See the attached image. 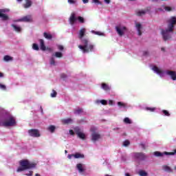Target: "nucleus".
I'll use <instances>...</instances> for the list:
<instances>
[{"instance_id": "1", "label": "nucleus", "mask_w": 176, "mask_h": 176, "mask_svg": "<svg viewBox=\"0 0 176 176\" xmlns=\"http://www.w3.org/2000/svg\"><path fill=\"white\" fill-rule=\"evenodd\" d=\"M86 34V28H82L79 31L78 38L81 41L82 45H78V48L82 50V53H91L94 52V45L90 43L89 38H84Z\"/></svg>"}, {"instance_id": "2", "label": "nucleus", "mask_w": 176, "mask_h": 176, "mask_svg": "<svg viewBox=\"0 0 176 176\" xmlns=\"http://www.w3.org/2000/svg\"><path fill=\"white\" fill-rule=\"evenodd\" d=\"M168 29H162L161 34L162 35V38L164 41H168V39H171V34L170 32H173L174 31V25L176 24V17L172 16L170 19L168 21Z\"/></svg>"}, {"instance_id": "3", "label": "nucleus", "mask_w": 176, "mask_h": 176, "mask_svg": "<svg viewBox=\"0 0 176 176\" xmlns=\"http://www.w3.org/2000/svg\"><path fill=\"white\" fill-rule=\"evenodd\" d=\"M20 166L17 168V173H21V171H25V170H30V168H35L36 164L34 162H30L28 160H22L19 162Z\"/></svg>"}, {"instance_id": "4", "label": "nucleus", "mask_w": 176, "mask_h": 176, "mask_svg": "<svg viewBox=\"0 0 176 176\" xmlns=\"http://www.w3.org/2000/svg\"><path fill=\"white\" fill-rule=\"evenodd\" d=\"M76 20L78 21V23H80V24H84L85 23V18L83 16H78L76 18V13L75 12H72L69 18V23L71 25H74L75 23H76Z\"/></svg>"}, {"instance_id": "5", "label": "nucleus", "mask_w": 176, "mask_h": 176, "mask_svg": "<svg viewBox=\"0 0 176 176\" xmlns=\"http://www.w3.org/2000/svg\"><path fill=\"white\" fill-rule=\"evenodd\" d=\"M13 126H16V118L10 115L7 120L3 122V127H12Z\"/></svg>"}, {"instance_id": "6", "label": "nucleus", "mask_w": 176, "mask_h": 176, "mask_svg": "<svg viewBox=\"0 0 176 176\" xmlns=\"http://www.w3.org/2000/svg\"><path fill=\"white\" fill-rule=\"evenodd\" d=\"M116 31L119 36H123L126 31H127V28L126 26L119 25L118 26H116Z\"/></svg>"}, {"instance_id": "7", "label": "nucleus", "mask_w": 176, "mask_h": 176, "mask_svg": "<svg viewBox=\"0 0 176 176\" xmlns=\"http://www.w3.org/2000/svg\"><path fill=\"white\" fill-rule=\"evenodd\" d=\"M28 134L30 137H34V138H38V137H41V133H39V130L38 129H30L28 130Z\"/></svg>"}, {"instance_id": "8", "label": "nucleus", "mask_w": 176, "mask_h": 176, "mask_svg": "<svg viewBox=\"0 0 176 176\" xmlns=\"http://www.w3.org/2000/svg\"><path fill=\"white\" fill-rule=\"evenodd\" d=\"M74 131H75L76 135H78V138H80L81 140H85L86 135H85V133H83L82 131H80V129L76 128L74 129Z\"/></svg>"}, {"instance_id": "9", "label": "nucleus", "mask_w": 176, "mask_h": 176, "mask_svg": "<svg viewBox=\"0 0 176 176\" xmlns=\"http://www.w3.org/2000/svg\"><path fill=\"white\" fill-rule=\"evenodd\" d=\"M134 156L138 160H145L146 159V155L144 153H135Z\"/></svg>"}, {"instance_id": "10", "label": "nucleus", "mask_w": 176, "mask_h": 176, "mask_svg": "<svg viewBox=\"0 0 176 176\" xmlns=\"http://www.w3.org/2000/svg\"><path fill=\"white\" fill-rule=\"evenodd\" d=\"M18 21H24L25 23H30L32 21V18L31 17V15H28L23 16L22 19H19Z\"/></svg>"}, {"instance_id": "11", "label": "nucleus", "mask_w": 176, "mask_h": 176, "mask_svg": "<svg viewBox=\"0 0 176 176\" xmlns=\"http://www.w3.org/2000/svg\"><path fill=\"white\" fill-rule=\"evenodd\" d=\"M101 138V135L97 133H93L91 134V140L94 142H96V141H98Z\"/></svg>"}, {"instance_id": "12", "label": "nucleus", "mask_w": 176, "mask_h": 176, "mask_svg": "<svg viewBox=\"0 0 176 176\" xmlns=\"http://www.w3.org/2000/svg\"><path fill=\"white\" fill-rule=\"evenodd\" d=\"M5 13V10H0V17H1L2 20L6 21L9 20V16L6 15Z\"/></svg>"}, {"instance_id": "13", "label": "nucleus", "mask_w": 176, "mask_h": 176, "mask_svg": "<svg viewBox=\"0 0 176 176\" xmlns=\"http://www.w3.org/2000/svg\"><path fill=\"white\" fill-rule=\"evenodd\" d=\"M167 75H169L170 76L171 79L173 80H176V72L174 71H168L166 72Z\"/></svg>"}, {"instance_id": "14", "label": "nucleus", "mask_w": 176, "mask_h": 176, "mask_svg": "<svg viewBox=\"0 0 176 176\" xmlns=\"http://www.w3.org/2000/svg\"><path fill=\"white\" fill-rule=\"evenodd\" d=\"M31 6H32V1L25 0V3L23 4V8H25V9H28V8H31Z\"/></svg>"}, {"instance_id": "15", "label": "nucleus", "mask_w": 176, "mask_h": 176, "mask_svg": "<svg viewBox=\"0 0 176 176\" xmlns=\"http://www.w3.org/2000/svg\"><path fill=\"white\" fill-rule=\"evenodd\" d=\"M102 89H103V90H104L105 91H109V90H111V87H109V85H108V84H107L105 82H102Z\"/></svg>"}, {"instance_id": "16", "label": "nucleus", "mask_w": 176, "mask_h": 176, "mask_svg": "<svg viewBox=\"0 0 176 176\" xmlns=\"http://www.w3.org/2000/svg\"><path fill=\"white\" fill-rule=\"evenodd\" d=\"M136 28L138 30V33L139 36H141L142 35V32H141L142 26L141 25V23H137Z\"/></svg>"}, {"instance_id": "17", "label": "nucleus", "mask_w": 176, "mask_h": 176, "mask_svg": "<svg viewBox=\"0 0 176 176\" xmlns=\"http://www.w3.org/2000/svg\"><path fill=\"white\" fill-rule=\"evenodd\" d=\"M61 122L63 123V124H69L72 123V118L62 119Z\"/></svg>"}, {"instance_id": "18", "label": "nucleus", "mask_w": 176, "mask_h": 176, "mask_svg": "<svg viewBox=\"0 0 176 176\" xmlns=\"http://www.w3.org/2000/svg\"><path fill=\"white\" fill-rule=\"evenodd\" d=\"M40 46L41 50H46V46L45 45V41L43 39H39Z\"/></svg>"}, {"instance_id": "19", "label": "nucleus", "mask_w": 176, "mask_h": 176, "mask_svg": "<svg viewBox=\"0 0 176 176\" xmlns=\"http://www.w3.org/2000/svg\"><path fill=\"white\" fill-rule=\"evenodd\" d=\"M162 168L164 171H166V173H173V169L167 165H163Z\"/></svg>"}, {"instance_id": "20", "label": "nucleus", "mask_w": 176, "mask_h": 176, "mask_svg": "<svg viewBox=\"0 0 176 176\" xmlns=\"http://www.w3.org/2000/svg\"><path fill=\"white\" fill-rule=\"evenodd\" d=\"M77 170H78L79 173H83L85 169L83 168V165L82 164H78L76 165Z\"/></svg>"}, {"instance_id": "21", "label": "nucleus", "mask_w": 176, "mask_h": 176, "mask_svg": "<svg viewBox=\"0 0 176 176\" xmlns=\"http://www.w3.org/2000/svg\"><path fill=\"white\" fill-rule=\"evenodd\" d=\"M11 27H12V28H14V30L16 31V32H21V28H20V26H17L14 24H12L11 25Z\"/></svg>"}, {"instance_id": "22", "label": "nucleus", "mask_w": 176, "mask_h": 176, "mask_svg": "<svg viewBox=\"0 0 176 176\" xmlns=\"http://www.w3.org/2000/svg\"><path fill=\"white\" fill-rule=\"evenodd\" d=\"M74 157H75V159H83V157H85V155L76 153L74 154Z\"/></svg>"}, {"instance_id": "23", "label": "nucleus", "mask_w": 176, "mask_h": 176, "mask_svg": "<svg viewBox=\"0 0 176 176\" xmlns=\"http://www.w3.org/2000/svg\"><path fill=\"white\" fill-rule=\"evenodd\" d=\"M43 36L45 38V39H52L53 38V36L51 34H49L47 32H44L43 33Z\"/></svg>"}, {"instance_id": "24", "label": "nucleus", "mask_w": 176, "mask_h": 176, "mask_svg": "<svg viewBox=\"0 0 176 176\" xmlns=\"http://www.w3.org/2000/svg\"><path fill=\"white\" fill-rule=\"evenodd\" d=\"M153 71H154V72H156V74H159L162 73V70H160V69H159V67H157V66H154L153 67Z\"/></svg>"}, {"instance_id": "25", "label": "nucleus", "mask_w": 176, "mask_h": 176, "mask_svg": "<svg viewBox=\"0 0 176 176\" xmlns=\"http://www.w3.org/2000/svg\"><path fill=\"white\" fill-rule=\"evenodd\" d=\"M3 60H4V61H12V60H13V57L10 56L9 55H6L3 57Z\"/></svg>"}, {"instance_id": "26", "label": "nucleus", "mask_w": 176, "mask_h": 176, "mask_svg": "<svg viewBox=\"0 0 176 176\" xmlns=\"http://www.w3.org/2000/svg\"><path fill=\"white\" fill-rule=\"evenodd\" d=\"M47 130L50 131V133H54L56 130V126L54 125H50L48 128Z\"/></svg>"}, {"instance_id": "27", "label": "nucleus", "mask_w": 176, "mask_h": 176, "mask_svg": "<svg viewBox=\"0 0 176 176\" xmlns=\"http://www.w3.org/2000/svg\"><path fill=\"white\" fill-rule=\"evenodd\" d=\"M146 13V10H139L136 12L137 16H144Z\"/></svg>"}, {"instance_id": "28", "label": "nucleus", "mask_w": 176, "mask_h": 176, "mask_svg": "<svg viewBox=\"0 0 176 176\" xmlns=\"http://www.w3.org/2000/svg\"><path fill=\"white\" fill-rule=\"evenodd\" d=\"M82 113H83V109L78 108L74 111L75 115H80Z\"/></svg>"}, {"instance_id": "29", "label": "nucleus", "mask_w": 176, "mask_h": 176, "mask_svg": "<svg viewBox=\"0 0 176 176\" xmlns=\"http://www.w3.org/2000/svg\"><path fill=\"white\" fill-rule=\"evenodd\" d=\"M154 155H155V156H157V157H162V156H163L164 155H166V154L164 153H164H160L159 151H155V152H154Z\"/></svg>"}, {"instance_id": "30", "label": "nucleus", "mask_w": 176, "mask_h": 176, "mask_svg": "<svg viewBox=\"0 0 176 176\" xmlns=\"http://www.w3.org/2000/svg\"><path fill=\"white\" fill-rule=\"evenodd\" d=\"M139 175H140V176H148V173H146L145 170H140L139 171Z\"/></svg>"}, {"instance_id": "31", "label": "nucleus", "mask_w": 176, "mask_h": 176, "mask_svg": "<svg viewBox=\"0 0 176 176\" xmlns=\"http://www.w3.org/2000/svg\"><path fill=\"white\" fill-rule=\"evenodd\" d=\"M54 56L57 58H61V57H63V53L57 52H55Z\"/></svg>"}, {"instance_id": "32", "label": "nucleus", "mask_w": 176, "mask_h": 176, "mask_svg": "<svg viewBox=\"0 0 176 176\" xmlns=\"http://www.w3.org/2000/svg\"><path fill=\"white\" fill-rule=\"evenodd\" d=\"M145 109L146 111H149L150 112H155V111H156L155 107H146Z\"/></svg>"}, {"instance_id": "33", "label": "nucleus", "mask_w": 176, "mask_h": 176, "mask_svg": "<svg viewBox=\"0 0 176 176\" xmlns=\"http://www.w3.org/2000/svg\"><path fill=\"white\" fill-rule=\"evenodd\" d=\"M164 154L166 155H176V149L174 150L173 152H167V151H165V152H164Z\"/></svg>"}, {"instance_id": "34", "label": "nucleus", "mask_w": 176, "mask_h": 176, "mask_svg": "<svg viewBox=\"0 0 176 176\" xmlns=\"http://www.w3.org/2000/svg\"><path fill=\"white\" fill-rule=\"evenodd\" d=\"M124 122L126 124H131V120H130V118H125L124 119Z\"/></svg>"}, {"instance_id": "35", "label": "nucleus", "mask_w": 176, "mask_h": 176, "mask_svg": "<svg viewBox=\"0 0 176 176\" xmlns=\"http://www.w3.org/2000/svg\"><path fill=\"white\" fill-rule=\"evenodd\" d=\"M51 97H52V98H54V97H57V91H56V90L54 89L52 90V93L51 94Z\"/></svg>"}, {"instance_id": "36", "label": "nucleus", "mask_w": 176, "mask_h": 176, "mask_svg": "<svg viewBox=\"0 0 176 176\" xmlns=\"http://www.w3.org/2000/svg\"><path fill=\"white\" fill-rule=\"evenodd\" d=\"M32 48L34 50H39V46H38V44L34 43L32 45Z\"/></svg>"}, {"instance_id": "37", "label": "nucleus", "mask_w": 176, "mask_h": 176, "mask_svg": "<svg viewBox=\"0 0 176 176\" xmlns=\"http://www.w3.org/2000/svg\"><path fill=\"white\" fill-rule=\"evenodd\" d=\"M50 65H56V60H54V58H51V59H50Z\"/></svg>"}, {"instance_id": "38", "label": "nucleus", "mask_w": 176, "mask_h": 176, "mask_svg": "<svg viewBox=\"0 0 176 176\" xmlns=\"http://www.w3.org/2000/svg\"><path fill=\"white\" fill-rule=\"evenodd\" d=\"M162 113L165 116H170V113L167 110H162Z\"/></svg>"}, {"instance_id": "39", "label": "nucleus", "mask_w": 176, "mask_h": 176, "mask_svg": "<svg viewBox=\"0 0 176 176\" xmlns=\"http://www.w3.org/2000/svg\"><path fill=\"white\" fill-rule=\"evenodd\" d=\"M129 145H130V141H129V140H125L123 142V146H129Z\"/></svg>"}, {"instance_id": "40", "label": "nucleus", "mask_w": 176, "mask_h": 176, "mask_svg": "<svg viewBox=\"0 0 176 176\" xmlns=\"http://www.w3.org/2000/svg\"><path fill=\"white\" fill-rule=\"evenodd\" d=\"M100 104L102 105H107V104H108V102L107 100H100Z\"/></svg>"}, {"instance_id": "41", "label": "nucleus", "mask_w": 176, "mask_h": 176, "mask_svg": "<svg viewBox=\"0 0 176 176\" xmlns=\"http://www.w3.org/2000/svg\"><path fill=\"white\" fill-rule=\"evenodd\" d=\"M0 126H3V118L0 116Z\"/></svg>"}, {"instance_id": "42", "label": "nucleus", "mask_w": 176, "mask_h": 176, "mask_svg": "<svg viewBox=\"0 0 176 176\" xmlns=\"http://www.w3.org/2000/svg\"><path fill=\"white\" fill-rule=\"evenodd\" d=\"M164 9H165V10H166V12H171V10H172L171 7H168V6H165Z\"/></svg>"}, {"instance_id": "43", "label": "nucleus", "mask_w": 176, "mask_h": 176, "mask_svg": "<svg viewBox=\"0 0 176 176\" xmlns=\"http://www.w3.org/2000/svg\"><path fill=\"white\" fill-rule=\"evenodd\" d=\"M118 107H123L124 108V107H126V104H124V103H123L122 102H118Z\"/></svg>"}, {"instance_id": "44", "label": "nucleus", "mask_w": 176, "mask_h": 176, "mask_svg": "<svg viewBox=\"0 0 176 176\" xmlns=\"http://www.w3.org/2000/svg\"><path fill=\"white\" fill-rule=\"evenodd\" d=\"M32 174H34V171L30 170L28 173L25 174V175L32 176Z\"/></svg>"}, {"instance_id": "45", "label": "nucleus", "mask_w": 176, "mask_h": 176, "mask_svg": "<svg viewBox=\"0 0 176 176\" xmlns=\"http://www.w3.org/2000/svg\"><path fill=\"white\" fill-rule=\"evenodd\" d=\"M0 89H2V90H6V86L2 84H0Z\"/></svg>"}, {"instance_id": "46", "label": "nucleus", "mask_w": 176, "mask_h": 176, "mask_svg": "<svg viewBox=\"0 0 176 176\" xmlns=\"http://www.w3.org/2000/svg\"><path fill=\"white\" fill-rule=\"evenodd\" d=\"M94 3H98V5H101L102 3L99 0H93Z\"/></svg>"}, {"instance_id": "47", "label": "nucleus", "mask_w": 176, "mask_h": 176, "mask_svg": "<svg viewBox=\"0 0 176 176\" xmlns=\"http://www.w3.org/2000/svg\"><path fill=\"white\" fill-rule=\"evenodd\" d=\"M58 50L63 51L64 50V47L63 45H58Z\"/></svg>"}, {"instance_id": "48", "label": "nucleus", "mask_w": 176, "mask_h": 176, "mask_svg": "<svg viewBox=\"0 0 176 176\" xmlns=\"http://www.w3.org/2000/svg\"><path fill=\"white\" fill-rule=\"evenodd\" d=\"M140 146H142V149H146V147L145 146V144L144 143H140Z\"/></svg>"}, {"instance_id": "49", "label": "nucleus", "mask_w": 176, "mask_h": 176, "mask_svg": "<svg viewBox=\"0 0 176 176\" xmlns=\"http://www.w3.org/2000/svg\"><path fill=\"white\" fill-rule=\"evenodd\" d=\"M60 78H61L62 79H65V78H67V74H62L60 75Z\"/></svg>"}, {"instance_id": "50", "label": "nucleus", "mask_w": 176, "mask_h": 176, "mask_svg": "<svg viewBox=\"0 0 176 176\" xmlns=\"http://www.w3.org/2000/svg\"><path fill=\"white\" fill-rule=\"evenodd\" d=\"M68 3L71 4H74L76 3V1H75V0H68Z\"/></svg>"}, {"instance_id": "51", "label": "nucleus", "mask_w": 176, "mask_h": 176, "mask_svg": "<svg viewBox=\"0 0 176 176\" xmlns=\"http://www.w3.org/2000/svg\"><path fill=\"white\" fill-rule=\"evenodd\" d=\"M74 154H69V155H68V156H67V157H68V159H72V157H74Z\"/></svg>"}, {"instance_id": "52", "label": "nucleus", "mask_w": 176, "mask_h": 176, "mask_svg": "<svg viewBox=\"0 0 176 176\" xmlns=\"http://www.w3.org/2000/svg\"><path fill=\"white\" fill-rule=\"evenodd\" d=\"M69 134H70L71 135H74V134H75V132H74V131H73L72 129H70V130H69Z\"/></svg>"}, {"instance_id": "53", "label": "nucleus", "mask_w": 176, "mask_h": 176, "mask_svg": "<svg viewBox=\"0 0 176 176\" xmlns=\"http://www.w3.org/2000/svg\"><path fill=\"white\" fill-rule=\"evenodd\" d=\"M113 100H109V105H113Z\"/></svg>"}, {"instance_id": "54", "label": "nucleus", "mask_w": 176, "mask_h": 176, "mask_svg": "<svg viewBox=\"0 0 176 176\" xmlns=\"http://www.w3.org/2000/svg\"><path fill=\"white\" fill-rule=\"evenodd\" d=\"M149 54V52L145 51L144 52V56H148Z\"/></svg>"}, {"instance_id": "55", "label": "nucleus", "mask_w": 176, "mask_h": 176, "mask_svg": "<svg viewBox=\"0 0 176 176\" xmlns=\"http://www.w3.org/2000/svg\"><path fill=\"white\" fill-rule=\"evenodd\" d=\"M83 3H89V0H82Z\"/></svg>"}, {"instance_id": "56", "label": "nucleus", "mask_w": 176, "mask_h": 176, "mask_svg": "<svg viewBox=\"0 0 176 176\" xmlns=\"http://www.w3.org/2000/svg\"><path fill=\"white\" fill-rule=\"evenodd\" d=\"M106 3H111V0H104Z\"/></svg>"}, {"instance_id": "57", "label": "nucleus", "mask_w": 176, "mask_h": 176, "mask_svg": "<svg viewBox=\"0 0 176 176\" xmlns=\"http://www.w3.org/2000/svg\"><path fill=\"white\" fill-rule=\"evenodd\" d=\"M0 78H3V73L0 72Z\"/></svg>"}, {"instance_id": "58", "label": "nucleus", "mask_w": 176, "mask_h": 176, "mask_svg": "<svg viewBox=\"0 0 176 176\" xmlns=\"http://www.w3.org/2000/svg\"><path fill=\"white\" fill-rule=\"evenodd\" d=\"M95 34H96V35H100V32H95Z\"/></svg>"}, {"instance_id": "59", "label": "nucleus", "mask_w": 176, "mask_h": 176, "mask_svg": "<svg viewBox=\"0 0 176 176\" xmlns=\"http://www.w3.org/2000/svg\"><path fill=\"white\" fill-rule=\"evenodd\" d=\"M161 50H162V52H164V50H164V47H162V48H161Z\"/></svg>"}, {"instance_id": "60", "label": "nucleus", "mask_w": 176, "mask_h": 176, "mask_svg": "<svg viewBox=\"0 0 176 176\" xmlns=\"http://www.w3.org/2000/svg\"><path fill=\"white\" fill-rule=\"evenodd\" d=\"M35 176H41V175H39V173H36Z\"/></svg>"}, {"instance_id": "61", "label": "nucleus", "mask_w": 176, "mask_h": 176, "mask_svg": "<svg viewBox=\"0 0 176 176\" xmlns=\"http://www.w3.org/2000/svg\"><path fill=\"white\" fill-rule=\"evenodd\" d=\"M65 153H68V151L65 150Z\"/></svg>"}, {"instance_id": "62", "label": "nucleus", "mask_w": 176, "mask_h": 176, "mask_svg": "<svg viewBox=\"0 0 176 176\" xmlns=\"http://www.w3.org/2000/svg\"><path fill=\"white\" fill-rule=\"evenodd\" d=\"M17 1V2H21V1H23V0H16Z\"/></svg>"}, {"instance_id": "63", "label": "nucleus", "mask_w": 176, "mask_h": 176, "mask_svg": "<svg viewBox=\"0 0 176 176\" xmlns=\"http://www.w3.org/2000/svg\"><path fill=\"white\" fill-rule=\"evenodd\" d=\"M174 170H176V166L174 167Z\"/></svg>"}, {"instance_id": "64", "label": "nucleus", "mask_w": 176, "mask_h": 176, "mask_svg": "<svg viewBox=\"0 0 176 176\" xmlns=\"http://www.w3.org/2000/svg\"><path fill=\"white\" fill-rule=\"evenodd\" d=\"M129 1H135V0H129Z\"/></svg>"}]
</instances>
